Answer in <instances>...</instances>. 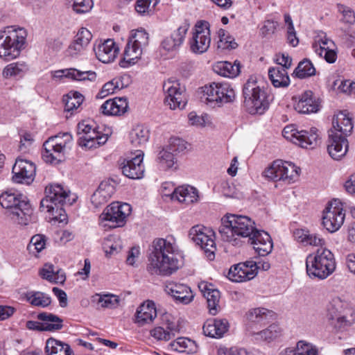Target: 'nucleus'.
<instances>
[{
    "label": "nucleus",
    "mask_w": 355,
    "mask_h": 355,
    "mask_svg": "<svg viewBox=\"0 0 355 355\" xmlns=\"http://www.w3.org/2000/svg\"><path fill=\"white\" fill-rule=\"evenodd\" d=\"M148 256L147 269L152 275L167 276L177 271L181 266L179 249L174 241L156 239Z\"/></svg>",
    "instance_id": "nucleus-1"
},
{
    "label": "nucleus",
    "mask_w": 355,
    "mask_h": 355,
    "mask_svg": "<svg viewBox=\"0 0 355 355\" xmlns=\"http://www.w3.org/2000/svg\"><path fill=\"white\" fill-rule=\"evenodd\" d=\"M219 233L224 241L234 246H241L242 239L254 236L258 232L254 222L248 216L236 214H227L221 219Z\"/></svg>",
    "instance_id": "nucleus-2"
},
{
    "label": "nucleus",
    "mask_w": 355,
    "mask_h": 355,
    "mask_svg": "<svg viewBox=\"0 0 355 355\" xmlns=\"http://www.w3.org/2000/svg\"><path fill=\"white\" fill-rule=\"evenodd\" d=\"M332 124V128L328 132L327 150L333 159H339L347 151L348 141L346 137L352 132L353 124L352 119L344 112L334 116Z\"/></svg>",
    "instance_id": "nucleus-3"
},
{
    "label": "nucleus",
    "mask_w": 355,
    "mask_h": 355,
    "mask_svg": "<svg viewBox=\"0 0 355 355\" xmlns=\"http://www.w3.org/2000/svg\"><path fill=\"white\" fill-rule=\"evenodd\" d=\"M243 105L250 114H263L269 108L272 98L261 86L256 77L251 76L243 87Z\"/></svg>",
    "instance_id": "nucleus-4"
},
{
    "label": "nucleus",
    "mask_w": 355,
    "mask_h": 355,
    "mask_svg": "<svg viewBox=\"0 0 355 355\" xmlns=\"http://www.w3.org/2000/svg\"><path fill=\"white\" fill-rule=\"evenodd\" d=\"M27 32L24 28L7 26L0 31V58L10 61L25 49Z\"/></svg>",
    "instance_id": "nucleus-5"
},
{
    "label": "nucleus",
    "mask_w": 355,
    "mask_h": 355,
    "mask_svg": "<svg viewBox=\"0 0 355 355\" xmlns=\"http://www.w3.org/2000/svg\"><path fill=\"white\" fill-rule=\"evenodd\" d=\"M68 197V193L60 184H49L45 188V197L40 202V208L51 215V218L64 222L67 218L62 206Z\"/></svg>",
    "instance_id": "nucleus-6"
},
{
    "label": "nucleus",
    "mask_w": 355,
    "mask_h": 355,
    "mask_svg": "<svg viewBox=\"0 0 355 355\" xmlns=\"http://www.w3.org/2000/svg\"><path fill=\"white\" fill-rule=\"evenodd\" d=\"M306 268L309 277L325 279L336 269L334 255L327 248L318 249L315 253L307 256Z\"/></svg>",
    "instance_id": "nucleus-7"
},
{
    "label": "nucleus",
    "mask_w": 355,
    "mask_h": 355,
    "mask_svg": "<svg viewBox=\"0 0 355 355\" xmlns=\"http://www.w3.org/2000/svg\"><path fill=\"white\" fill-rule=\"evenodd\" d=\"M0 204L10 211L20 224L26 225L33 214V209L26 198L11 191L3 192L0 196Z\"/></svg>",
    "instance_id": "nucleus-8"
},
{
    "label": "nucleus",
    "mask_w": 355,
    "mask_h": 355,
    "mask_svg": "<svg viewBox=\"0 0 355 355\" xmlns=\"http://www.w3.org/2000/svg\"><path fill=\"white\" fill-rule=\"evenodd\" d=\"M354 310L340 299L333 300L328 305L327 318L336 330L350 326L354 321Z\"/></svg>",
    "instance_id": "nucleus-9"
},
{
    "label": "nucleus",
    "mask_w": 355,
    "mask_h": 355,
    "mask_svg": "<svg viewBox=\"0 0 355 355\" xmlns=\"http://www.w3.org/2000/svg\"><path fill=\"white\" fill-rule=\"evenodd\" d=\"M131 211V206L128 203L112 202L100 215V225L108 228L122 227Z\"/></svg>",
    "instance_id": "nucleus-10"
},
{
    "label": "nucleus",
    "mask_w": 355,
    "mask_h": 355,
    "mask_svg": "<svg viewBox=\"0 0 355 355\" xmlns=\"http://www.w3.org/2000/svg\"><path fill=\"white\" fill-rule=\"evenodd\" d=\"M299 171L300 168L293 163L279 159L273 162L272 165L264 171L263 175L270 180L291 184L297 179Z\"/></svg>",
    "instance_id": "nucleus-11"
},
{
    "label": "nucleus",
    "mask_w": 355,
    "mask_h": 355,
    "mask_svg": "<svg viewBox=\"0 0 355 355\" xmlns=\"http://www.w3.org/2000/svg\"><path fill=\"white\" fill-rule=\"evenodd\" d=\"M206 101L211 105L220 107L225 103H231L235 98L234 90L227 83H212L204 88Z\"/></svg>",
    "instance_id": "nucleus-12"
},
{
    "label": "nucleus",
    "mask_w": 355,
    "mask_h": 355,
    "mask_svg": "<svg viewBox=\"0 0 355 355\" xmlns=\"http://www.w3.org/2000/svg\"><path fill=\"white\" fill-rule=\"evenodd\" d=\"M285 139L304 148H313L318 145L319 135L316 128L309 130H298L293 125L286 126L282 132Z\"/></svg>",
    "instance_id": "nucleus-13"
},
{
    "label": "nucleus",
    "mask_w": 355,
    "mask_h": 355,
    "mask_svg": "<svg viewBox=\"0 0 355 355\" xmlns=\"http://www.w3.org/2000/svg\"><path fill=\"white\" fill-rule=\"evenodd\" d=\"M214 236V232L203 225L193 226L189 231L191 239L196 245L200 246L209 260L214 259L216 249L215 241L213 239Z\"/></svg>",
    "instance_id": "nucleus-14"
},
{
    "label": "nucleus",
    "mask_w": 355,
    "mask_h": 355,
    "mask_svg": "<svg viewBox=\"0 0 355 355\" xmlns=\"http://www.w3.org/2000/svg\"><path fill=\"white\" fill-rule=\"evenodd\" d=\"M345 217L342 203L335 200L330 202L323 211L322 225L328 232L334 233L343 225Z\"/></svg>",
    "instance_id": "nucleus-15"
},
{
    "label": "nucleus",
    "mask_w": 355,
    "mask_h": 355,
    "mask_svg": "<svg viewBox=\"0 0 355 355\" xmlns=\"http://www.w3.org/2000/svg\"><path fill=\"white\" fill-rule=\"evenodd\" d=\"M163 90L165 94L164 103L170 109L182 110L185 107L187 103L185 89L181 87L178 81L165 82L163 85Z\"/></svg>",
    "instance_id": "nucleus-16"
},
{
    "label": "nucleus",
    "mask_w": 355,
    "mask_h": 355,
    "mask_svg": "<svg viewBox=\"0 0 355 355\" xmlns=\"http://www.w3.org/2000/svg\"><path fill=\"white\" fill-rule=\"evenodd\" d=\"M209 24L207 21H198L195 26V33L190 42L192 52L201 54L207 51L210 46Z\"/></svg>",
    "instance_id": "nucleus-17"
},
{
    "label": "nucleus",
    "mask_w": 355,
    "mask_h": 355,
    "mask_svg": "<svg viewBox=\"0 0 355 355\" xmlns=\"http://www.w3.org/2000/svg\"><path fill=\"white\" fill-rule=\"evenodd\" d=\"M259 264L252 261L236 264L230 268L227 278L234 282L250 280L256 276L257 270L260 267Z\"/></svg>",
    "instance_id": "nucleus-18"
},
{
    "label": "nucleus",
    "mask_w": 355,
    "mask_h": 355,
    "mask_svg": "<svg viewBox=\"0 0 355 355\" xmlns=\"http://www.w3.org/2000/svg\"><path fill=\"white\" fill-rule=\"evenodd\" d=\"M35 165L27 160L17 159L12 167V180L17 183L30 184L35 178Z\"/></svg>",
    "instance_id": "nucleus-19"
},
{
    "label": "nucleus",
    "mask_w": 355,
    "mask_h": 355,
    "mask_svg": "<svg viewBox=\"0 0 355 355\" xmlns=\"http://www.w3.org/2000/svg\"><path fill=\"white\" fill-rule=\"evenodd\" d=\"M144 153L137 150L134 157L124 159L121 164L123 174L130 179L138 180L144 177V166L143 164Z\"/></svg>",
    "instance_id": "nucleus-20"
},
{
    "label": "nucleus",
    "mask_w": 355,
    "mask_h": 355,
    "mask_svg": "<svg viewBox=\"0 0 355 355\" xmlns=\"http://www.w3.org/2000/svg\"><path fill=\"white\" fill-rule=\"evenodd\" d=\"M199 288L207 298V308L209 313L212 315H216L220 311V291L214 288V286L207 282H202L199 284Z\"/></svg>",
    "instance_id": "nucleus-21"
},
{
    "label": "nucleus",
    "mask_w": 355,
    "mask_h": 355,
    "mask_svg": "<svg viewBox=\"0 0 355 355\" xmlns=\"http://www.w3.org/2000/svg\"><path fill=\"white\" fill-rule=\"evenodd\" d=\"M188 21H184L171 36L166 37L162 42V48L167 51H176L182 44L185 35L189 28Z\"/></svg>",
    "instance_id": "nucleus-22"
},
{
    "label": "nucleus",
    "mask_w": 355,
    "mask_h": 355,
    "mask_svg": "<svg viewBox=\"0 0 355 355\" xmlns=\"http://www.w3.org/2000/svg\"><path fill=\"white\" fill-rule=\"evenodd\" d=\"M248 241L253 245V248L259 256L268 255L273 248L270 236L264 231L255 232L254 236L250 237Z\"/></svg>",
    "instance_id": "nucleus-23"
},
{
    "label": "nucleus",
    "mask_w": 355,
    "mask_h": 355,
    "mask_svg": "<svg viewBox=\"0 0 355 355\" xmlns=\"http://www.w3.org/2000/svg\"><path fill=\"white\" fill-rule=\"evenodd\" d=\"M119 48L114 41L108 39L94 48V51L98 60L103 63H110L114 60L118 53Z\"/></svg>",
    "instance_id": "nucleus-24"
},
{
    "label": "nucleus",
    "mask_w": 355,
    "mask_h": 355,
    "mask_svg": "<svg viewBox=\"0 0 355 355\" xmlns=\"http://www.w3.org/2000/svg\"><path fill=\"white\" fill-rule=\"evenodd\" d=\"M319 103L313 98V94L311 91H305L301 96L298 102L295 105V109L301 114L315 113L319 110Z\"/></svg>",
    "instance_id": "nucleus-25"
},
{
    "label": "nucleus",
    "mask_w": 355,
    "mask_h": 355,
    "mask_svg": "<svg viewBox=\"0 0 355 355\" xmlns=\"http://www.w3.org/2000/svg\"><path fill=\"white\" fill-rule=\"evenodd\" d=\"M115 189L113 184L107 181L101 182L98 189L91 197V202L96 208H98L110 199L114 193Z\"/></svg>",
    "instance_id": "nucleus-26"
},
{
    "label": "nucleus",
    "mask_w": 355,
    "mask_h": 355,
    "mask_svg": "<svg viewBox=\"0 0 355 355\" xmlns=\"http://www.w3.org/2000/svg\"><path fill=\"white\" fill-rule=\"evenodd\" d=\"M171 198L180 202L190 205L199 200L198 191L189 185L178 187L172 193Z\"/></svg>",
    "instance_id": "nucleus-27"
},
{
    "label": "nucleus",
    "mask_w": 355,
    "mask_h": 355,
    "mask_svg": "<svg viewBox=\"0 0 355 355\" xmlns=\"http://www.w3.org/2000/svg\"><path fill=\"white\" fill-rule=\"evenodd\" d=\"M53 76L55 78H62L64 77L78 81L86 80L94 81L96 78V73L92 71H81L73 68L57 70L54 71Z\"/></svg>",
    "instance_id": "nucleus-28"
},
{
    "label": "nucleus",
    "mask_w": 355,
    "mask_h": 355,
    "mask_svg": "<svg viewBox=\"0 0 355 355\" xmlns=\"http://www.w3.org/2000/svg\"><path fill=\"white\" fill-rule=\"evenodd\" d=\"M293 236L297 242L304 246L322 247L325 245V241L323 238L318 234L312 233L307 230L297 229L294 231Z\"/></svg>",
    "instance_id": "nucleus-29"
},
{
    "label": "nucleus",
    "mask_w": 355,
    "mask_h": 355,
    "mask_svg": "<svg viewBox=\"0 0 355 355\" xmlns=\"http://www.w3.org/2000/svg\"><path fill=\"white\" fill-rule=\"evenodd\" d=\"M128 107L127 99L124 97L107 100L101 106V110L105 115H121Z\"/></svg>",
    "instance_id": "nucleus-30"
},
{
    "label": "nucleus",
    "mask_w": 355,
    "mask_h": 355,
    "mask_svg": "<svg viewBox=\"0 0 355 355\" xmlns=\"http://www.w3.org/2000/svg\"><path fill=\"white\" fill-rule=\"evenodd\" d=\"M43 146L42 157L46 162L57 164L64 159L66 151L60 149L56 144L47 139Z\"/></svg>",
    "instance_id": "nucleus-31"
},
{
    "label": "nucleus",
    "mask_w": 355,
    "mask_h": 355,
    "mask_svg": "<svg viewBox=\"0 0 355 355\" xmlns=\"http://www.w3.org/2000/svg\"><path fill=\"white\" fill-rule=\"evenodd\" d=\"M168 292L177 302L187 304L193 299V295L191 288L181 284H172L168 287Z\"/></svg>",
    "instance_id": "nucleus-32"
},
{
    "label": "nucleus",
    "mask_w": 355,
    "mask_h": 355,
    "mask_svg": "<svg viewBox=\"0 0 355 355\" xmlns=\"http://www.w3.org/2000/svg\"><path fill=\"white\" fill-rule=\"evenodd\" d=\"M157 316L155 304L152 302H147L140 305L136 312L135 322L142 326L146 323L152 322Z\"/></svg>",
    "instance_id": "nucleus-33"
},
{
    "label": "nucleus",
    "mask_w": 355,
    "mask_h": 355,
    "mask_svg": "<svg viewBox=\"0 0 355 355\" xmlns=\"http://www.w3.org/2000/svg\"><path fill=\"white\" fill-rule=\"evenodd\" d=\"M142 54V49L128 42L123 54V58L120 61L121 67H128L135 64Z\"/></svg>",
    "instance_id": "nucleus-34"
},
{
    "label": "nucleus",
    "mask_w": 355,
    "mask_h": 355,
    "mask_svg": "<svg viewBox=\"0 0 355 355\" xmlns=\"http://www.w3.org/2000/svg\"><path fill=\"white\" fill-rule=\"evenodd\" d=\"M37 318L42 322L43 329L46 331H55L63 327V320L51 313H40Z\"/></svg>",
    "instance_id": "nucleus-35"
},
{
    "label": "nucleus",
    "mask_w": 355,
    "mask_h": 355,
    "mask_svg": "<svg viewBox=\"0 0 355 355\" xmlns=\"http://www.w3.org/2000/svg\"><path fill=\"white\" fill-rule=\"evenodd\" d=\"M268 76L275 87H286L290 84L288 72L284 67L270 68Z\"/></svg>",
    "instance_id": "nucleus-36"
},
{
    "label": "nucleus",
    "mask_w": 355,
    "mask_h": 355,
    "mask_svg": "<svg viewBox=\"0 0 355 355\" xmlns=\"http://www.w3.org/2000/svg\"><path fill=\"white\" fill-rule=\"evenodd\" d=\"M24 299L32 306L45 308L51 303V297L45 293L29 291L24 293Z\"/></svg>",
    "instance_id": "nucleus-37"
},
{
    "label": "nucleus",
    "mask_w": 355,
    "mask_h": 355,
    "mask_svg": "<svg viewBox=\"0 0 355 355\" xmlns=\"http://www.w3.org/2000/svg\"><path fill=\"white\" fill-rule=\"evenodd\" d=\"M45 350L48 355H69V352H71L68 344L54 338L46 340Z\"/></svg>",
    "instance_id": "nucleus-38"
},
{
    "label": "nucleus",
    "mask_w": 355,
    "mask_h": 355,
    "mask_svg": "<svg viewBox=\"0 0 355 355\" xmlns=\"http://www.w3.org/2000/svg\"><path fill=\"white\" fill-rule=\"evenodd\" d=\"M215 71L223 76L234 78L240 73V63L237 61L234 63L227 61L220 62L216 65Z\"/></svg>",
    "instance_id": "nucleus-39"
},
{
    "label": "nucleus",
    "mask_w": 355,
    "mask_h": 355,
    "mask_svg": "<svg viewBox=\"0 0 355 355\" xmlns=\"http://www.w3.org/2000/svg\"><path fill=\"white\" fill-rule=\"evenodd\" d=\"M149 139V130L142 125H137L130 133L131 144L137 147L144 145Z\"/></svg>",
    "instance_id": "nucleus-40"
},
{
    "label": "nucleus",
    "mask_w": 355,
    "mask_h": 355,
    "mask_svg": "<svg viewBox=\"0 0 355 355\" xmlns=\"http://www.w3.org/2000/svg\"><path fill=\"white\" fill-rule=\"evenodd\" d=\"M178 326L173 323L168 324L166 329L157 327L150 331V335L157 340L168 341L175 337L178 332Z\"/></svg>",
    "instance_id": "nucleus-41"
},
{
    "label": "nucleus",
    "mask_w": 355,
    "mask_h": 355,
    "mask_svg": "<svg viewBox=\"0 0 355 355\" xmlns=\"http://www.w3.org/2000/svg\"><path fill=\"white\" fill-rule=\"evenodd\" d=\"M28 70L25 62H16L8 64L3 70V76L6 78L10 77H22Z\"/></svg>",
    "instance_id": "nucleus-42"
},
{
    "label": "nucleus",
    "mask_w": 355,
    "mask_h": 355,
    "mask_svg": "<svg viewBox=\"0 0 355 355\" xmlns=\"http://www.w3.org/2000/svg\"><path fill=\"white\" fill-rule=\"evenodd\" d=\"M281 328L276 324L270 325L268 328L254 333V336L257 340L271 342L281 335Z\"/></svg>",
    "instance_id": "nucleus-43"
},
{
    "label": "nucleus",
    "mask_w": 355,
    "mask_h": 355,
    "mask_svg": "<svg viewBox=\"0 0 355 355\" xmlns=\"http://www.w3.org/2000/svg\"><path fill=\"white\" fill-rule=\"evenodd\" d=\"M84 100V96L78 92L71 91L63 96L64 110L67 112H72L78 109Z\"/></svg>",
    "instance_id": "nucleus-44"
},
{
    "label": "nucleus",
    "mask_w": 355,
    "mask_h": 355,
    "mask_svg": "<svg viewBox=\"0 0 355 355\" xmlns=\"http://www.w3.org/2000/svg\"><path fill=\"white\" fill-rule=\"evenodd\" d=\"M315 74V69L313 64L308 59H304L299 62L295 69L293 76L300 79L306 78Z\"/></svg>",
    "instance_id": "nucleus-45"
},
{
    "label": "nucleus",
    "mask_w": 355,
    "mask_h": 355,
    "mask_svg": "<svg viewBox=\"0 0 355 355\" xmlns=\"http://www.w3.org/2000/svg\"><path fill=\"white\" fill-rule=\"evenodd\" d=\"M331 88L337 93L345 94H355V83L349 80L338 78L334 80Z\"/></svg>",
    "instance_id": "nucleus-46"
},
{
    "label": "nucleus",
    "mask_w": 355,
    "mask_h": 355,
    "mask_svg": "<svg viewBox=\"0 0 355 355\" xmlns=\"http://www.w3.org/2000/svg\"><path fill=\"white\" fill-rule=\"evenodd\" d=\"M271 316V311L265 308H256L248 311L247 314L249 321L254 323H261L268 321Z\"/></svg>",
    "instance_id": "nucleus-47"
},
{
    "label": "nucleus",
    "mask_w": 355,
    "mask_h": 355,
    "mask_svg": "<svg viewBox=\"0 0 355 355\" xmlns=\"http://www.w3.org/2000/svg\"><path fill=\"white\" fill-rule=\"evenodd\" d=\"M175 154L171 150H169L168 148L163 149L158 154V161L161 167L168 169L174 166L176 163Z\"/></svg>",
    "instance_id": "nucleus-48"
},
{
    "label": "nucleus",
    "mask_w": 355,
    "mask_h": 355,
    "mask_svg": "<svg viewBox=\"0 0 355 355\" xmlns=\"http://www.w3.org/2000/svg\"><path fill=\"white\" fill-rule=\"evenodd\" d=\"M93 301L96 302L103 308H114L119 304V298L114 295H99L93 296Z\"/></svg>",
    "instance_id": "nucleus-49"
},
{
    "label": "nucleus",
    "mask_w": 355,
    "mask_h": 355,
    "mask_svg": "<svg viewBox=\"0 0 355 355\" xmlns=\"http://www.w3.org/2000/svg\"><path fill=\"white\" fill-rule=\"evenodd\" d=\"M46 236L43 234H36L32 236L30 243L28 245V250L31 253L37 254L45 248Z\"/></svg>",
    "instance_id": "nucleus-50"
},
{
    "label": "nucleus",
    "mask_w": 355,
    "mask_h": 355,
    "mask_svg": "<svg viewBox=\"0 0 355 355\" xmlns=\"http://www.w3.org/2000/svg\"><path fill=\"white\" fill-rule=\"evenodd\" d=\"M128 42L143 49V48L146 46L148 44V34L145 30H137L132 34Z\"/></svg>",
    "instance_id": "nucleus-51"
},
{
    "label": "nucleus",
    "mask_w": 355,
    "mask_h": 355,
    "mask_svg": "<svg viewBox=\"0 0 355 355\" xmlns=\"http://www.w3.org/2000/svg\"><path fill=\"white\" fill-rule=\"evenodd\" d=\"M48 140L53 141L55 144H56L60 149H62L66 151L69 144L71 143L72 137L69 133L64 132L51 137Z\"/></svg>",
    "instance_id": "nucleus-52"
},
{
    "label": "nucleus",
    "mask_w": 355,
    "mask_h": 355,
    "mask_svg": "<svg viewBox=\"0 0 355 355\" xmlns=\"http://www.w3.org/2000/svg\"><path fill=\"white\" fill-rule=\"evenodd\" d=\"M157 3V0H137L135 10L140 15L149 14L154 10Z\"/></svg>",
    "instance_id": "nucleus-53"
},
{
    "label": "nucleus",
    "mask_w": 355,
    "mask_h": 355,
    "mask_svg": "<svg viewBox=\"0 0 355 355\" xmlns=\"http://www.w3.org/2000/svg\"><path fill=\"white\" fill-rule=\"evenodd\" d=\"M73 10L78 14L89 12L93 7L92 0H69Z\"/></svg>",
    "instance_id": "nucleus-54"
},
{
    "label": "nucleus",
    "mask_w": 355,
    "mask_h": 355,
    "mask_svg": "<svg viewBox=\"0 0 355 355\" xmlns=\"http://www.w3.org/2000/svg\"><path fill=\"white\" fill-rule=\"evenodd\" d=\"M334 46V42L331 40L327 38L326 36H324L323 38H320L313 45V48L319 56H322L324 51Z\"/></svg>",
    "instance_id": "nucleus-55"
},
{
    "label": "nucleus",
    "mask_w": 355,
    "mask_h": 355,
    "mask_svg": "<svg viewBox=\"0 0 355 355\" xmlns=\"http://www.w3.org/2000/svg\"><path fill=\"white\" fill-rule=\"evenodd\" d=\"M337 8L338 12L343 15V22L348 24H354L355 23V13L351 8L341 3H338Z\"/></svg>",
    "instance_id": "nucleus-56"
},
{
    "label": "nucleus",
    "mask_w": 355,
    "mask_h": 355,
    "mask_svg": "<svg viewBox=\"0 0 355 355\" xmlns=\"http://www.w3.org/2000/svg\"><path fill=\"white\" fill-rule=\"evenodd\" d=\"M187 146V143L184 139L179 137H172L169 140L167 148L169 150H171L174 154L177 155L186 150Z\"/></svg>",
    "instance_id": "nucleus-57"
},
{
    "label": "nucleus",
    "mask_w": 355,
    "mask_h": 355,
    "mask_svg": "<svg viewBox=\"0 0 355 355\" xmlns=\"http://www.w3.org/2000/svg\"><path fill=\"white\" fill-rule=\"evenodd\" d=\"M99 132L96 131L94 128L89 134L80 136L79 145L87 148L95 147L94 142Z\"/></svg>",
    "instance_id": "nucleus-58"
},
{
    "label": "nucleus",
    "mask_w": 355,
    "mask_h": 355,
    "mask_svg": "<svg viewBox=\"0 0 355 355\" xmlns=\"http://www.w3.org/2000/svg\"><path fill=\"white\" fill-rule=\"evenodd\" d=\"M218 355H248L246 349L239 347H220L217 350Z\"/></svg>",
    "instance_id": "nucleus-59"
},
{
    "label": "nucleus",
    "mask_w": 355,
    "mask_h": 355,
    "mask_svg": "<svg viewBox=\"0 0 355 355\" xmlns=\"http://www.w3.org/2000/svg\"><path fill=\"white\" fill-rule=\"evenodd\" d=\"M92 37V35L90 31L85 28H82L75 36L74 41L85 48L89 44Z\"/></svg>",
    "instance_id": "nucleus-60"
},
{
    "label": "nucleus",
    "mask_w": 355,
    "mask_h": 355,
    "mask_svg": "<svg viewBox=\"0 0 355 355\" xmlns=\"http://www.w3.org/2000/svg\"><path fill=\"white\" fill-rule=\"evenodd\" d=\"M297 355H317V351L310 344L300 340L297 344Z\"/></svg>",
    "instance_id": "nucleus-61"
},
{
    "label": "nucleus",
    "mask_w": 355,
    "mask_h": 355,
    "mask_svg": "<svg viewBox=\"0 0 355 355\" xmlns=\"http://www.w3.org/2000/svg\"><path fill=\"white\" fill-rule=\"evenodd\" d=\"M191 340L185 338H178L169 345L171 349L174 351L184 352L191 344Z\"/></svg>",
    "instance_id": "nucleus-62"
},
{
    "label": "nucleus",
    "mask_w": 355,
    "mask_h": 355,
    "mask_svg": "<svg viewBox=\"0 0 355 355\" xmlns=\"http://www.w3.org/2000/svg\"><path fill=\"white\" fill-rule=\"evenodd\" d=\"M214 322L216 324L215 331L216 332V337L221 338L229 329V322L226 319H214Z\"/></svg>",
    "instance_id": "nucleus-63"
},
{
    "label": "nucleus",
    "mask_w": 355,
    "mask_h": 355,
    "mask_svg": "<svg viewBox=\"0 0 355 355\" xmlns=\"http://www.w3.org/2000/svg\"><path fill=\"white\" fill-rule=\"evenodd\" d=\"M189 123L192 125H196L198 127H204L206 125L207 120L208 119V116L205 114V116H198L196 113L192 112H190L188 115Z\"/></svg>",
    "instance_id": "nucleus-64"
}]
</instances>
